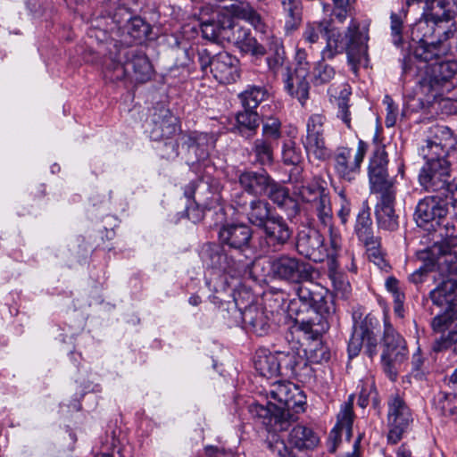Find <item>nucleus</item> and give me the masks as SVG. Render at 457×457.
<instances>
[{"label": "nucleus", "mask_w": 457, "mask_h": 457, "mask_svg": "<svg viewBox=\"0 0 457 457\" xmlns=\"http://www.w3.org/2000/svg\"><path fill=\"white\" fill-rule=\"evenodd\" d=\"M323 61L318 62L313 68L312 80L314 85L328 83L336 75L335 69Z\"/></svg>", "instance_id": "49"}, {"label": "nucleus", "mask_w": 457, "mask_h": 457, "mask_svg": "<svg viewBox=\"0 0 457 457\" xmlns=\"http://www.w3.org/2000/svg\"><path fill=\"white\" fill-rule=\"evenodd\" d=\"M306 47L297 46L295 52V69L294 73L307 75L310 73L311 64L308 61L309 53Z\"/></svg>", "instance_id": "52"}, {"label": "nucleus", "mask_w": 457, "mask_h": 457, "mask_svg": "<svg viewBox=\"0 0 457 457\" xmlns=\"http://www.w3.org/2000/svg\"><path fill=\"white\" fill-rule=\"evenodd\" d=\"M237 125L239 133L245 137H252L260 125V117L253 109H244L237 115Z\"/></svg>", "instance_id": "39"}, {"label": "nucleus", "mask_w": 457, "mask_h": 457, "mask_svg": "<svg viewBox=\"0 0 457 457\" xmlns=\"http://www.w3.org/2000/svg\"><path fill=\"white\" fill-rule=\"evenodd\" d=\"M435 265L442 277L452 278L457 273V255L453 252H442L436 258V262H430Z\"/></svg>", "instance_id": "44"}, {"label": "nucleus", "mask_w": 457, "mask_h": 457, "mask_svg": "<svg viewBox=\"0 0 457 457\" xmlns=\"http://www.w3.org/2000/svg\"><path fill=\"white\" fill-rule=\"evenodd\" d=\"M428 33L422 34L421 37L417 35V46L414 47L413 55L406 56L402 62L403 74L407 75L411 73L413 68L417 71V79L420 75L428 69V67L438 62L441 51L438 45L433 41H427Z\"/></svg>", "instance_id": "10"}, {"label": "nucleus", "mask_w": 457, "mask_h": 457, "mask_svg": "<svg viewBox=\"0 0 457 457\" xmlns=\"http://www.w3.org/2000/svg\"><path fill=\"white\" fill-rule=\"evenodd\" d=\"M353 399V395H350L348 400L341 405L336 424L337 428L344 429L347 440H350L353 435V423L354 420Z\"/></svg>", "instance_id": "40"}, {"label": "nucleus", "mask_w": 457, "mask_h": 457, "mask_svg": "<svg viewBox=\"0 0 457 457\" xmlns=\"http://www.w3.org/2000/svg\"><path fill=\"white\" fill-rule=\"evenodd\" d=\"M382 347L381 362L386 371H391L395 364L401 363L407 358L406 342L387 318L384 320Z\"/></svg>", "instance_id": "12"}, {"label": "nucleus", "mask_w": 457, "mask_h": 457, "mask_svg": "<svg viewBox=\"0 0 457 457\" xmlns=\"http://www.w3.org/2000/svg\"><path fill=\"white\" fill-rule=\"evenodd\" d=\"M262 228L265 242L275 248L284 245L293 234L286 220L279 215L271 216Z\"/></svg>", "instance_id": "27"}, {"label": "nucleus", "mask_w": 457, "mask_h": 457, "mask_svg": "<svg viewBox=\"0 0 457 457\" xmlns=\"http://www.w3.org/2000/svg\"><path fill=\"white\" fill-rule=\"evenodd\" d=\"M331 21H308L304 24L298 45L306 46L312 51L316 45L320 43L323 35H326Z\"/></svg>", "instance_id": "31"}, {"label": "nucleus", "mask_w": 457, "mask_h": 457, "mask_svg": "<svg viewBox=\"0 0 457 457\" xmlns=\"http://www.w3.org/2000/svg\"><path fill=\"white\" fill-rule=\"evenodd\" d=\"M111 79L120 80L129 78L144 83L151 79L152 65L145 54L136 49L122 48L119 51V60L112 63Z\"/></svg>", "instance_id": "6"}, {"label": "nucleus", "mask_w": 457, "mask_h": 457, "mask_svg": "<svg viewBox=\"0 0 457 457\" xmlns=\"http://www.w3.org/2000/svg\"><path fill=\"white\" fill-rule=\"evenodd\" d=\"M339 196L341 199V207L337 212V216L340 219L341 223L345 225L348 221V218L351 214V204L344 190L339 192Z\"/></svg>", "instance_id": "59"}, {"label": "nucleus", "mask_w": 457, "mask_h": 457, "mask_svg": "<svg viewBox=\"0 0 457 457\" xmlns=\"http://www.w3.org/2000/svg\"><path fill=\"white\" fill-rule=\"evenodd\" d=\"M354 233L361 243L376 237L373 233L370 209L366 203L362 204L356 216Z\"/></svg>", "instance_id": "37"}, {"label": "nucleus", "mask_w": 457, "mask_h": 457, "mask_svg": "<svg viewBox=\"0 0 457 457\" xmlns=\"http://www.w3.org/2000/svg\"><path fill=\"white\" fill-rule=\"evenodd\" d=\"M202 258L208 267L228 273L231 277L237 276L243 268L240 262L228 256L220 246H208L203 252Z\"/></svg>", "instance_id": "24"}, {"label": "nucleus", "mask_w": 457, "mask_h": 457, "mask_svg": "<svg viewBox=\"0 0 457 457\" xmlns=\"http://www.w3.org/2000/svg\"><path fill=\"white\" fill-rule=\"evenodd\" d=\"M267 90L260 86H248L238 95L244 109H256L258 105L266 99Z\"/></svg>", "instance_id": "42"}, {"label": "nucleus", "mask_w": 457, "mask_h": 457, "mask_svg": "<svg viewBox=\"0 0 457 457\" xmlns=\"http://www.w3.org/2000/svg\"><path fill=\"white\" fill-rule=\"evenodd\" d=\"M233 202L239 212L255 227L262 228L272 216L270 204L264 199L249 197L242 192L235 195Z\"/></svg>", "instance_id": "18"}, {"label": "nucleus", "mask_w": 457, "mask_h": 457, "mask_svg": "<svg viewBox=\"0 0 457 457\" xmlns=\"http://www.w3.org/2000/svg\"><path fill=\"white\" fill-rule=\"evenodd\" d=\"M445 187V188L442 189V191H438L440 195L454 201L457 198V180L452 179L451 176Z\"/></svg>", "instance_id": "63"}, {"label": "nucleus", "mask_w": 457, "mask_h": 457, "mask_svg": "<svg viewBox=\"0 0 457 457\" xmlns=\"http://www.w3.org/2000/svg\"><path fill=\"white\" fill-rule=\"evenodd\" d=\"M366 247L368 257L374 263L380 265L383 262L382 252L380 250V238L376 237L367 241L361 242Z\"/></svg>", "instance_id": "53"}, {"label": "nucleus", "mask_w": 457, "mask_h": 457, "mask_svg": "<svg viewBox=\"0 0 457 457\" xmlns=\"http://www.w3.org/2000/svg\"><path fill=\"white\" fill-rule=\"evenodd\" d=\"M297 345L295 344L289 350L276 351L281 375L295 376L298 374L297 368L305 363Z\"/></svg>", "instance_id": "32"}, {"label": "nucleus", "mask_w": 457, "mask_h": 457, "mask_svg": "<svg viewBox=\"0 0 457 457\" xmlns=\"http://www.w3.org/2000/svg\"><path fill=\"white\" fill-rule=\"evenodd\" d=\"M310 204L316 212L319 220L324 226H330L333 220V212L328 192L325 193L320 197H318Z\"/></svg>", "instance_id": "45"}, {"label": "nucleus", "mask_w": 457, "mask_h": 457, "mask_svg": "<svg viewBox=\"0 0 457 457\" xmlns=\"http://www.w3.org/2000/svg\"><path fill=\"white\" fill-rule=\"evenodd\" d=\"M455 14V3L453 0H436L425 4L423 17L415 23L413 32L429 28V22L438 26L439 23L451 21Z\"/></svg>", "instance_id": "20"}, {"label": "nucleus", "mask_w": 457, "mask_h": 457, "mask_svg": "<svg viewBox=\"0 0 457 457\" xmlns=\"http://www.w3.org/2000/svg\"><path fill=\"white\" fill-rule=\"evenodd\" d=\"M278 144L267 138H256L252 146V154L254 156V162L262 166H270L274 161V149Z\"/></svg>", "instance_id": "38"}, {"label": "nucleus", "mask_w": 457, "mask_h": 457, "mask_svg": "<svg viewBox=\"0 0 457 457\" xmlns=\"http://www.w3.org/2000/svg\"><path fill=\"white\" fill-rule=\"evenodd\" d=\"M270 271L274 278L290 283L309 281L312 276V267L289 255H281L270 262Z\"/></svg>", "instance_id": "14"}, {"label": "nucleus", "mask_w": 457, "mask_h": 457, "mask_svg": "<svg viewBox=\"0 0 457 457\" xmlns=\"http://www.w3.org/2000/svg\"><path fill=\"white\" fill-rule=\"evenodd\" d=\"M390 20H391L390 29H391L392 42L395 46H400L403 43V19L399 14L392 12L391 16H390Z\"/></svg>", "instance_id": "54"}, {"label": "nucleus", "mask_w": 457, "mask_h": 457, "mask_svg": "<svg viewBox=\"0 0 457 457\" xmlns=\"http://www.w3.org/2000/svg\"><path fill=\"white\" fill-rule=\"evenodd\" d=\"M297 299L290 301L288 312L295 315V323L308 338L316 339L328 328V318L335 312L331 296L320 285L309 282L296 291Z\"/></svg>", "instance_id": "1"}, {"label": "nucleus", "mask_w": 457, "mask_h": 457, "mask_svg": "<svg viewBox=\"0 0 457 457\" xmlns=\"http://www.w3.org/2000/svg\"><path fill=\"white\" fill-rule=\"evenodd\" d=\"M351 92L348 90L347 87L345 85L344 88L340 92V96L337 99L338 105V117L343 120V122L347 126L348 129H351V117L349 112V96Z\"/></svg>", "instance_id": "51"}, {"label": "nucleus", "mask_w": 457, "mask_h": 457, "mask_svg": "<svg viewBox=\"0 0 457 457\" xmlns=\"http://www.w3.org/2000/svg\"><path fill=\"white\" fill-rule=\"evenodd\" d=\"M288 441L300 450H309L314 449L319 445L320 437L312 428L298 424L290 431Z\"/></svg>", "instance_id": "34"}, {"label": "nucleus", "mask_w": 457, "mask_h": 457, "mask_svg": "<svg viewBox=\"0 0 457 457\" xmlns=\"http://www.w3.org/2000/svg\"><path fill=\"white\" fill-rule=\"evenodd\" d=\"M253 363L255 370L262 377L272 378L281 375L276 352L270 353L265 350L258 351L255 354Z\"/></svg>", "instance_id": "35"}, {"label": "nucleus", "mask_w": 457, "mask_h": 457, "mask_svg": "<svg viewBox=\"0 0 457 457\" xmlns=\"http://www.w3.org/2000/svg\"><path fill=\"white\" fill-rule=\"evenodd\" d=\"M267 395L266 404L253 403L249 406V412L269 429L287 430L295 419L291 411L303 403L299 387L288 381H277L270 386Z\"/></svg>", "instance_id": "2"}, {"label": "nucleus", "mask_w": 457, "mask_h": 457, "mask_svg": "<svg viewBox=\"0 0 457 457\" xmlns=\"http://www.w3.org/2000/svg\"><path fill=\"white\" fill-rule=\"evenodd\" d=\"M303 160L302 151L293 140H287L282 146V161L286 165L298 166Z\"/></svg>", "instance_id": "48"}, {"label": "nucleus", "mask_w": 457, "mask_h": 457, "mask_svg": "<svg viewBox=\"0 0 457 457\" xmlns=\"http://www.w3.org/2000/svg\"><path fill=\"white\" fill-rule=\"evenodd\" d=\"M435 408L441 415L445 417H454L457 414V396L453 393H438L434 399Z\"/></svg>", "instance_id": "43"}, {"label": "nucleus", "mask_w": 457, "mask_h": 457, "mask_svg": "<svg viewBox=\"0 0 457 457\" xmlns=\"http://www.w3.org/2000/svg\"><path fill=\"white\" fill-rule=\"evenodd\" d=\"M330 352L328 348L321 344H318L314 349L312 350L311 358L315 362L328 361L330 359Z\"/></svg>", "instance_id": "61"}, {"label": "nucleus", "mask_w": 457, "mask_h": 457, "mask_svg": "<svg viewBox=\"0 0 457 457\" xmlns=\"http://www.w3.org/2000/svg\"><path fill=\"white\" fill-rule=\"evenodd\" d=\"M228 8L225 6L217 15V20L204 21L201 25L203 37L212 42L223 41V33L227 28L223 21L228 18Z\"/></svg>", "instance_id": "36"}, {"label": "nucleus", "mask_w": 457, "mask_h": 457, "mask_svg": "<svg viewBox=\"0 0 457 457\" xmlns=\"http://www.w3.org/2000/svg\"><path fill=\"white\" fill-rule=\"evenodd\" d=\"M197 60L202 71L205 74L211 72L220 83L230 84L240 77L239 61L228 52L212 56L206 49H201L197 53Z\"/></svg>", "instance_id": "7"}, {"label": "nucleus", "mask_w": 457, "mask_h": 457, "mask_svg": "<svg viewBox=\"0 0 457 457\" xmlns=\"http://www.w3.org/2000/svg\"><path fill=\"white\" fill-rule=\"evenodd\" d=\"M281 137V122L278 119L270 117L262 122V137L268 140L278 144V140Z\"/></svg>", "instance_id": "50"}, {"label": "nucleus", "mask_w": 457, "mask_h": 457, "mask_svg": "<svg viewBox=\"0 0 457 457\" xmlns=\"http://www.w3.org/2000/svg\"><path fill=\"white\" fill-rule=\"evenodd\" d=\"M457 74V61L436 62L420 75L417 80L418 90L424 96L427 103L430 104L437 99H445L443 96L453 88L452 79ZM443 104L445 103L441 101ZM451 108V104L444 105Z\"/></svg>", "instance_id": "5"}, {"label": "nucleus", "mask_w": 457, "mask_h": 457, "mask_svg": "<svg viewBox=\"0 0 457 457\" xmlns=\"http://www.w3.org/2000/svg\"><path fill=\"white\" fill-rule=\"evenodd\" d=\"M283 12L287 19L285 23L287 32L295 30L302 21V5L300 0H281Z\"/></svg>", "instance_id": "41"}, {"label": "nucleus", "mask_w": 457, "mask_h": 457, "mask_svg": "<svg viewBox=\"0 0 457 457\" xmlns=\"http://www.w3.org/2000/svg\"><path fill=\"white\" fill-rule=\"evenodd\" d=\"M127 34L135 41H142L151 31L150 25L140 17L129 18L124 27Z\"/></svg>", "instance_id": "46"}, {"label": "nucleus", "mask_w": 457, "mask_h": 457, "mask_svg": "<svg viewBox=\"0 0 457 457\" xmlns=\"http://www.w3.org/2000/svg\"><path fill=\"white\" fill-rule=\"evenodd\" d=\"M235 303L241 312L243 322L257 335H264L269 328V317L264 309L258 304L244 305L237 297H235Z\"/></svg>", "instance_id": "25"}, {"label": "nucleus", "mask_w": 457, "mask_h": 457, "mask_svg": "<svg viewBox=\"0 0 457 457\" xmlns=\"http://www.w3.org/2000/svg\"><path fill=\"white\" fill-rule=\"evenodd\" d=\"M150 137L154 141L170 138L179 130V120L169 109L162 108L153 115Z\"/></svg>", "instance_id": "26"}, {"label": "nucleus", "mask_w": 457, "mask_h": 457, "mask_svg": "<svg viewBox=\"0 0 457 457\" xmlns=\"http://www.w3.org/2000/svg\"><path fill=\"white\" fill-rule=\"evenodd\" d=\"M435 270V265L430 262L424 263L419 269L414 270L411 274L409 275L408 279L411 283L419 286L422 284L429 272Z\"/></svg>", "instance_id": "55"}, {"label": "nucleus", "mask_w": 457, "mask_h": 457, "mask_svg": "<svg viewBox=\"0 0 457 457\" xmlns=\"http://www.w3.org/2000/svg\"><path fill=\"white\" fill-rule=\"evenodd\" d=\"M448 213L446 204L438 196H427L421 199L414 212V219L420 227L431 223L440 224V220Z\"/></svg>", "instance_id": "21"}, {"label": "nucleus", "mask_w": 457, "mask_h": 457, "mask_svg": "<svg viewBox=\"0 0 457 457\" xmlns=\"http://www.w3.org/2000/svg\"><path fill=\"white\" fill-rule=\"evenodd\" d=\"M427 162L419 174V182L427 191L437 192L445 188L451 177L450 162L445 157L422 156Z\"/></svg>", "instance_id": "11"}, {"label": "nucleus", "mask_w": 457, "mask_h": 457, "mask_svg": "<svg viewBox=\"0 0 457 457\" xmlns=\"http://www.w3.org/2000/svg\"><path fill=\"white\" fill-rule=\"evenodd\" d=\"M387 423L389 426L387 441L395 445L402 439L403 434L412 421V417L410 408L398 395H392L387 402Z\"/></svg>", "instance_id": "15"}, {"label": "nucleus", "mask_w": 457, "mask_h": 457, "mask_svg": "<svg viewBox=\"0 0 457 457\" xmlns=\"http://www.w3.org/2000/svg\"><path fill=\"white\" fill-rule=\"evenodd\" d=\"M399 284V280L395 277H388L385 282L386 288L389 293L392 294L394 302L400 303V301L405 300V295L401 290Z\"/></svg>", "instance_id": "57"}, {"label": "nucleus", "mask_w": 457, "mask_h": 457, "mask_svg": "<svg viewBox=\"0 0 457 457\" xmlns=\"http://www.w3.org/2000/svg\"><path fill=\"white\" fill-rule=\"evenodd\" d=\"M457 295V280L453 278L442 277L436 288L430 291V299L434 304L445 307L449 313L452 303Z\"/></svg>", "instance_id": "30"}, {"label": "nucleus", "mask_w": 457, "mask_h": 457, "mask_svg": "<svg viewBox=\"0 0 457 457\" xmlns=\"http://www.w3.org/2000/svg\"><path fill=\"white\" fill-rule=\"evenodd\" d=\"M306 78L307 75L287 72L284 79V87L287 93L297 99L302 105L309 98L310 84Z\"/></svg>", "instance_id": "33"}, {"label": "nucleus", "mask_w": 457, "mask_h": 457, "mask_svg": "<svg viewBox=\"0 0 457 457\" xmlns=\"http://www.w3.org/2000/svg\"><path fill=\"white\" fill-rule=\"evenodd\" d=\"M379 195V201L375 207L377 224L381 229L395 231L399 227V216L395 210L396 191Z\"/></svg>", "instance_id": "22"}, {"label": "nucleus", "mask_w": 457, "mask_h": 457, "mask_svg": "<svg viewBox=\"0 0 457 457\" xmlns=\"http://www.w3.org/2000/svg\"><path fill=\"white\" fill-rule=\"evenodd\" d=\"M379 321L374 316L368 314L360 322H355L353 333L348 342L347 352L349 358L356 357L362 346L364 353L372 359L378 353L377 331Z\"/></svg>", "instance_id": "9"}, {"label": "nucleus", "mask_w": 457, "mask_h": 457, "mask_svg": "<svg viewBox=\"0 0 457 457\" xmlns=\"http://www.w3.org/2000/svg\"><path fill=\"white\" fill-rule=\"evenodd\" d=\"M272 178L267 171L245 170L238 176L241 188L248 195L258 197L266 195Z\"/></svg>", "instance_id": "28"}, {"label": "nucleus", "mask_w": 457, "mask_h": 457, "mask_svg": "<svg viewBox=\"0 0 457 457\" xmlns=\"http://www.w3.org/2000/svg\"><path fill=\"white\" fill-rule=\"evenodd\" d=\"M268 197L278 206H286L288 203H292V198L289 195L288 189L281 184L271 179V183L269 186L266 193Z\"/></svg>", "instance_id": "47"}, {"label": "nucleus", "mask_w": 457, "mask_h": 457, "mask_svg": "<svg viewBox=\"0 0 457 457\" xmlns=\"http://www.w3.org/2000/svg\"><path fill=\"white\" fill-rule=\"evenodd\" d=\"M329 248L328 256H337L342 248V237L338 231L335 230L332 226H329Z\"/></svg>", "instance_id": "58"}, {"label": "nucleus", "mask_w": 457, "mask_h": 457, "mask_svg": "<svg viewBox=\"0 0 457 457\" xmlns=\"http://www.w3.org/2000/svg\"><path fill=\"white\" fill-rule=\"evenodd\" d=\"M228 11V18L223 21L227 28L223 33V39L234 44L244 53L256 56L263 55L264 47L252 37L250 29L235 21V18L245 20L255 29L263 32L265 24L262 16L247 3L231 4Z\"/></svg>", "instance_id": "3"}, {"label": "nucleus", "mask_w": 457, "mask_h": 457, "mask_svg": "<svg viewBox=\"0 0 457 457\" xmlns=\"http://www.w3.org/2000/svg\"><path fill=\"white\" fill-rule=\"evenodd\" d=\"M284 54L285 53L283 48H277L272 55L267 57V64L271 71L277 72L278 69L283 65Z\"/></svg>", "instance_id": "60"}, {"label": "nucleus", "mask_w": 457, "mask_h": 457, "mask_svg": "<svg viewBox=\"0 0 457 457\" xmlns=\"http://www.w3.org/2000/svg\"><path fill=\"white\" fill-rule=\"evenodd\" d=\"M324 241V237L317 229L305 227L297 234L296 249L306 258L320 262L329 254Z\"/></svg>", "instance_id": "19"}, {"label": "nucleus", "mask_w": 457, "mask_h": 457, "mask_svg": "<svg viewBox=\"0 0 457 457\" xmlns=\"http://www.w3.org/2000/svg\"><path fill=\"white\" fill-rule=\"evenodd\" d=\"M387 153L385 146H378L370 159L368 173L370 192L384 194L388 191H396L394 183L388 179Z\"/></svg>", "instance_id": "16"}, {"label": "nucleus", "mask_w": 457, "mask_h": 457, "mask_svg": "<svg viewBox=\"0 0 457 457\" xmlns=\"http://www.w3.org/2000/svg\"><path fill=\"white\" fill-rule=\"evenodd\" d=\"M368 150V145L359 140L355 149L338 146L333 155V169L337 177L345 182L353 183L361 174V164Z\"/></svg>", "instance_id": "8"}, {"label": "nucleus", "mask_w": 457, "mask_h": 457, "mask_svg": "<svg viewBox=\"0 0 457 457\" xmlns=\"http://www.w3.org/2000/svg\"><path fill=\"white\" fill-rule=\"evenodd\" d=\"M344 432V429H340L337 426L330 431L328 437V451L330 453H335L337 447V445L341 441V433Z\"/></svg>", "instance_id": "64"}, {"label": "nucleus", "mask_w": 457, "mask_h": 457, "mask_svg": "<svg viewBox=\"0 0 457 457\" xmlns=\"http://www.w3.org/2000/svg\"><path fill=\"white\" fill-rule=\"evenodd\" d=\"M290 180L294 184V192L303 202L311 203L328 192L326 183L320 177H313L311 181H304L301 176V170L295 168L290 173Z\"/></svg>", "instance_id": "23"}, {"label": "nucleus", "mask_w": 457, "mask_h": 457, "mask_svg": "<svg viewBox=\"0 0 457 457\" xmlns=\"http://www.w3.org/2000/svg\"><path fill=\"white\" fill-rule=\"evenodd\" d=\"M219 237L223 245L235 249H243L249 245L252 230L243 223L227 224L220 228Z\"/></svg>", "instance_id": "29"}, {"label": "nucleus", "mask_w": 457, "mask_h": 457, "mask_svg": "<svg viewBox=\"0 0 457 457\" xmlns=\"http://www.w3.org/2000/svg\"><path fill=\"white\" fill-rule=\"evenodd\" d=\"M367 40L368 37L359 31V25L353 21L345 36L331 25L326 33V46L321 51V58L331 60L346 52L348 62L355 69L357 65L368 62Z\"/></svg>", "instance_id": "4"}, {"label": "nucleus", "mask_w": 457, "mask_h": 457, "mask_svg": "<svg viewBox=\"0 0 457 457\" xmlns=\"http://www.w3.org/2000/svg\"><path fill=\"white\" fill-rule=\"evenodd\" d=\"M385 102L387 104L385 123L387 128H391L395 126L397 120V107L394 105L392 99L387 96Z\"/></svg>", "instance_id": "62"}, {"label": "nucleus", "mask_w": 457, "mask_h": 457, "mask_svg": "<svg viewBox=\"0 0 457 457\" xmlns=\"http://www.w3.org/2000/svg\"><path fill=\"white\" fill-rule=\"evenodd\" d=\"M456 138L452 130L443 125H434L429 129V136L426 144L420 149L422 156L427 154L433 157L446 158L449 153L455 149Z\"/></svg>", "instance_id": "17"}, {"label": "nucleus", "mask_w": 457, "mask_h": 457, "mask_svg": "<svg viewBox=\"0 0 457 457\" xmlns=\"http://www.w3.org/2000/svg\"><path fill=\"white\" fill-rule=\"evenodd\" d=\"M359 399L358 404L361 408H365L369 403V397L374 390V383L370 379H362L358 385Z\"/></svg>", "instance_id": "56"}, {"label": "nucleus", "mask_w": 457, "mask_h": 457, "mask_svg": "<svg viewBox=\"0 0 457 457\" xmlns=\"http://www.w3.org/2000/svg\"><path fill=\"white\" fill-rule=\"evenodd\" d=\"M326 117L320 113L311 115L306 123V137L303 146L310 156L325 161L330 156L325 141Z\"/></svg>", "instance_id": "13"}]
</instances>
